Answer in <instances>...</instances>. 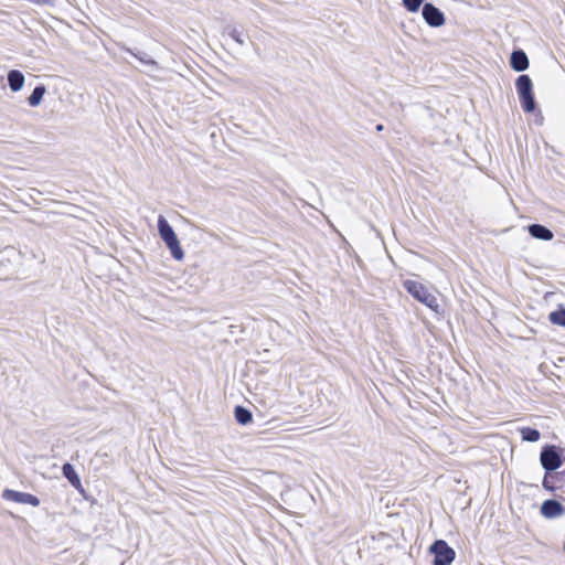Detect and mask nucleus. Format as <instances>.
<instances>
[{"instance_id": "f03ea898", "label": "nucleus", "mask_w": 565, "mask_h": 565, "mask_svg": "<svg viewBox=\"0 0 565 565\" xmlns=\"http://www.w3.org/2000/svg\"><path fill=\"white\" fill-rule=\"evenodd\" d=\"M565 462L564 449L554 444H546L540 452V463L546 475L555 472Z\"/></svg>"}, {"instance_id": "0eeeda50", "label": "nucleus", "mask_w": 565, "mask_h": 565, "mask_svg": "<svg viewBox=\"0 0 565 565\" xmlns=\"http://www.w3.org/2000/svg\"><path fill=\"white\" fill-rule=\"evenodd\" d=\"M2 498L8 501H13L22 504H30L32 507L40 505V499L36 495L12 489H4L2 492Z\"/></svg>"}, {"instance_id": "1a4fd4ad", "label": "nucleus", "mask_w": 565, "mask_h": 565, "mask_svg": "<svg viewBox=\"0 0 565 565\" xmlns=\"http://www.w3.org/2000/svg\"><path fill=\"white\" fill-rule=\"evenodd\" d=\"M530 62L522 49H514L510 55V67L515 72H524L529 68Z\"/></svg>"}, {"instance_id": "f257e3e1", "label": "nucleus", "mask_w": 565, "mask_h": 565, "mask_svg": "<svg viewBox=\"0 0 565 565\" xmlns=\"http://www.w3.org/2000/svg\"><path fill=\"white\" fill-rule=\"evenodd\" d=\"M157 226L160 238L164 242L173 259L182 260L184 258V252L173 227L163 215H159Z\"/></svg>"}, {"instance_id": "7ed1b4c3", "label": "nucleus", "mask_w": 565, "mask_h": 565, "mask_svg": "<svg viewBox=\"0 0 565 565\" xmlns=\"http://www.w3.org/2000/svg\"><path fill=\"white\" fill-rule=\"evenodd\" d=\"M403 287L414 299L422 302L433 311L438 312V300L428 291L424 284L417 280L406 279L403 281Z\"/></svg>"}, {"instance_id": "4be33fe9", "label": "nucleus", "mask_w": 565, "mask_h": 565, "mask_svg": "<svg viewBox=\"0 0 565 565\" xmlns=\"http://www.w3.org/2000/svg\"><path fill=\"white\" fill-rule=\"evenodd\" d=\"M563 548H564V552H565V542H564V546H563Z\"/></svg>"}, {"instance_id": "412c9836", "label": "nucleus", "mask_w": 565, "mask_h": 565, "mask_svg": "<svg viewBox=\"0 0 565 565\" xmlns=\"http://www.w3.org/2000/svg\"><path fill=\"white\" fill-rule=\"evenodd\" d=\"M384 129V126L382 124L376 125L375 130L382 131Z\"/></svg>"}, {"instance_id": "2eb2a0df", "label": "nucleus", "mask_w": 565, "mask_h": 565, "mask_svg": "<svg viewBox=\"0 0 565 565\" xmlns=\"http://www.w3.org/2000/svg\"><path fill=\"white\" fill-rule=\"evenodd\" d=\"M520 433L523 441L535 443L541 438L540 430L533 427H522Z\"/></svg>"}, {"instance_id": "aec40b11", "label": "nucleus", "mask_w": 565, "mask_h": 565, "mask_svg": "<svg viewBox=\"0 0 565 565\" xmlns=\"http://www.w3.org/2000/svg\"><path fill=\"white\" fill-rule=\"evenodd\" d=\"M542 487L548 492H554L556 490L555 486L550 480V475L546 473L542 480Z\"/></svg>"}, {"instance_id": "f3484780", "label": "nucleus", "mask_w": 565, "mask_h": 565, "mask_svg": "<svg viewBox=\"0 0 565 565\" xmlns=\"http://www.w3.org/2000/svg\"><path fill=\"white\" fill-rule=\"evenodd\" d=\"M403 6L409 12H417L420 7L424 4V0H402Z\"/></svg>"}, {"instance_id": "9b49d317", "label": "nucleus", "mask_w": 565, "mask_h": 565, "mask_svg": "<svg viewBox=\"0 0 565 565\" xmlns=\"http://www.w3.org/2000/svg\"><path fill=\"white\" fill-rule=\"evenodd\" d=\"M529 234L536 239L541 241H552L554 238V233L545 225L533 223L527 226Z\"/></svg>"}, {"instance_id": "6e6552de", "label": "nucleus", "mask_w": 565, "mask_h": 565, "mask_svg": "<svg viewBox=\"0 0 565 565\" xmlns=\"http://www.w3.org/2000/svg\"><path fill=\"white\" fill-rule=\"evenodd\" d=\"M540 512L545 519H555L565 513V507L555 499H547L541 504Z\"/></svg>"}, {"instance_id": "f8f14e48", "label": "nucleus", "mask_w": 565, "mask_h": 565, "mask_svg": "<svg viewBox=\"0 0 565 565\" xmlns=\"http://www.w3.org/2000/svg\"><path fill=\"white\" fill-rule=\"evenodd\" d=\"M7 81L13 93L20 92L24 85V74L19 70H10L7 74Z\"/></svg>"}, {"instance_id": "a211bd4d", "label": "nucleus", "mask_w": 565, "mask_h": 565, "mask_svg": "<svg viewBox=\"0 0 565 565\" xmlns=\"http://www.w3.org/2000/svg\"><path fill=\"white\" fill-rule=\"evenodd\" d=\"M227 33L231 36V39H233L237 44H239V45L245 44L243 33L241 31H238L237 29L227 28Z\"/></svg>"}, {"instance_id": "4468645a", "label": "nucleus", "mask_w": 565, "mask_h": 565, "mask_svg": "<svg viewBox=\"0 0 565 565\" xmlns=\"http://www.w3.org/2000/svg\"><path fill=\"white\" fill-rule=\"evenodd\" d=\"M45 93H46V87L44 84L36 85L33 88L30 96L28 97V104L31 107H38L42 103Z\"/></svg>"}, {"instance_id": "20e7f679", "label": "nucleus", "mask_w": 565, "mask_h": 565, "mask_svg": "<svg viewBox=\"0 0 565 565\" xmlns=\"http://www.w3.org/2000/svg\"><path fill=\"white\" fill-rule=\"evenodd\" d=\"M515 89L523 111L533 113L536 109V102L531 77L526 74H521L515 81Z\"/></svg>"}, {"instance_id": "423d86ee", "label": "nucleus", "mask_w": 565, "mask_h": 565, "mask_svg": "<svg viewBox=\"0 0 565 565\" xmlns=\"http://www.w3.org/2000/svg\"><path fill=\"white\" fill-rule=\"evenodd\" d=\"M422 15L425 22L431 28H439L445 24V14L431 2L422 6Z\"/></svg>"}, {"instance_id": "6ab92c4d", "label": "nucleus", "mask_w": 565, "mask_h": 565, "mask_svg": "<svg viewBox=\"0 0 565 565\" xmlns=\"http://www.w3.org/2000/svg\"><path fill=\"white\" fill-rule=\"evenodd\" d=\"M129 53H131L135 57H137L141 63L147 65H157L156 61H153L147 53L145 52H138L134 53L131 50H129Z\"/></svg>"}, {"instance_id": "ddd939ff", "label": "nucleus", "mask_w": 565, "mask_h": 565, "mask_svg": "<svg viewBox=\"0 0 565 565\" xmlns=\"http://www.w3.org/2000/svg\"><path fill=\"white\" fill-rule=\"evenodd\" d=\"M234 417H235V420L239 425H243V426L248 425L253 420L252 412L248 408H246L245 406H242V405L235 406V408H234Z\"/></svg>"}, {"instance_id": "dca6fc26", "label": "nucleus", "mask_w": 565, "mask_h": 565, "mask_svg": "<svg viewBox=\"0 0 565 565\" xmlns=\"http://www.w3.org/2000/svg\"><path fill=\"white\" fill-rule=\"evenodd\" d=\"M548 319L555 326L565 327V307L561 306L558 309L552 311Z\"/></svg>"}, {"instance_id": "9d476101", "label": "nucleus", "mask_w": 565, "mask_h": 565, "mask_svg": "<svg viewBox=\"0 0 565 565\" xmlns=\"http://www.w3.org/2000/svg\"><path fill=\"white\" fill-rule=\"evenodd\" d=\"M62 473L73 488H75L78 492L84 493L81 478L72 463L65 462L62 466Z\"/></svg>"}, {"instance_id": "39448f33", "label": "nucleus", "mask_w": 565, "mask_h": 565, "mask_svg": "<svg viewBox=\"0 0 565 565\" xmlns=\"http://www.w3.org/2000/svg\"><path fill=\"white\" fill-rule=\"evenodd\" d=\"M429 552L434 555L433 565H451L456 557L455 550L445 540H436Z\"/></svg>"}]
</instances>
